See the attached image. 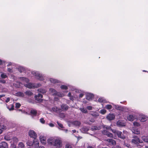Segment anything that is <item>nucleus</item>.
I'll use <instances>...</instances> for the list:
<instances>
[{
  "label": "nucleus",
  "mask_w": 148,
  "mask_h": 148,
  "mask_svg": "<svg viewBox=\"0 0 148 148\" xmlns=\"http://www.w3.org/2000/svg\"><path fill=\"white\" fill-rule=\"evenodd\" d=\"M47 142L49 145L56 148H60L62 145V140L60 138L55 139L51 138L48 139Z\"/></svg>",
  "instance_id": "1"
},
{
  "label": "nucleus",
  "mask_w": 148,
  "mask_h": 148,
  "mask_svg": "<svg viewBox=\"0 0 148 148\" xmlns=\"http://www.w3.org/2000/svg\"><path fill=\"white\" fill-rule=\"evenodd\" d=\"M24 85L26 87L29 88H38L41 85V84L40 83L33 84L31 83H29L27 84H25Z\"/></svg>",
  "instance_id": "2"
},
{
  "label": "nucleus",
  "mask_w": 148,
  "mask_h": 148,
  "mask_svg": "<svg viewBox=\"0 0 148 148\" xmlns=\"http://www.w3.org/2000/svg\"><path fill=\"white\" fill-rule=\"evenodd\" d=\"M32 74L36 76L37 79L40 80H44V77L42 74H40L38 72L35 71H32Z\"/></svg>",
  "instance_id": "3"
},
{
  "label": "nucleus",
  "mask_w": 148,
  "mask_h": 148,
  "mask_svg": "<svg viewBox=\"0 0 148 148\" xmlns=\"http://www.w3.org/2000/svg\"><path fill=\"white\" fill-rule=\"evenodd\" d=\"M112 132L116 134L119 137L122 139H124L126 138L125 136L122 133L121 131L118 130H115L112 131Z\"/></svg>",
  "instance_id": "4"
},
{
  "label": "nucleus",
  "mask_w": 148,
  "mask_h": 148,
  "mask_svg": "<svg viewBox=\"0 0 148 148\" xmlns=\"http://www.w3.org/2000/svg\"><path fill=\"white\" fill-rule=\"evenodd\" d=\"M133 139L132 140V143L135 145H138L139 143H141L140 142V140L136 136H133Z\"/></svg>",
  "instance_id": "5"
},
{
  "label": "nucleus",
  "mask_w": 148,
  "mask_h": 148,
  "mask_svg": "<svg viewBox=\"0 0 148 148\" xmlns=\"http://www.w3.org/2000/svg\"><path fill=\"white\" fill-rule=\"evenodd\" d=\"M29 136L34 139H35L37 137V134L33 130H30L28 132Z\"/></svg>",
  "instance_id": "6"
},
{
  "label": "nucleus",
  "mask_w": 148,
  "mask_h": 148,
  "mask_svg": "<svg viewBox=\"0 0 148 148\" xmlns=\"http://www.w3.org/2000/svg\"><path fill=\"white\" fill-rule=\"evenodd\" d=\"M102 134L105 135L107 136L108 137L110 138H112L113 137L112 134L109 132L108 131L104 130L102 132Z\"/></svg>",
  "instance_id": "7"
},
{
  "label": "nucleus",
  "mask_w": 148,
  "mask_h": 148,
  "mask_svg": "<svg viewBox=\"0 0 148 148\" xmlns=\"http://www.w3.org/2000/svg\"><path fill=\"white\" fill-rule=\"evenodd\" d=\"M4 138L6 140H10L12 138V134L11 133L7 134L4 136Z\"/></svg>",
  "instance_id": "8"
},
{
  "label": "nucleus",
  "mask_w": 148,
  "mask_h": 148,
  "mask_svg": "<svg viewBox=\"0 0 148 148\" xmlns=\"http://www.w3.org/2000/svg\"><path fill=\"white\" fill-rule=\"evenodd\" d=\"M106 141L108 142L110 145H114L116 144V141L112 139H108L106 140Z\"/></svg>",
  "instance_id": "9"
},
{
  "label": "nucleus",
  "mask_w": 148,
  "mask_h": 148,
  "mask_svg": "<svg viewBox=\"0 0 148 148\" xmlns=\"http://www.w3.org/2000/svg\"><path fill=\"white\" fill-rule=\"evenodd\" d=\"M115 117L114 115L113 114H110L106 117L107 119L110 121L113 120Z\"/></svg>",
  "instance_id": "10"
},
{
  "label": "nucleus",
  "mask_w": 148,
  "mask_h": 148,
  "mask_svg": "<svg viewBox=\"0 0 148 148\" xmlns=\"http://www.w3.org/2000/svg\"><path fill=\"white\" fill-rule=\"evenodd\" d=\"M34 148H38L39 147V142L38 141H34L32 144Z\"/></svg>",
  "instance_id": "11"
},
{
  "label": "nucleus",
  "mask_w": 148,
  "mask_h": 148,
  "mask_svg": "<svg viewBox=\"0 0 148 148\" xmlns=\"http://www.w3.org/2000/svg\"><path fill=\"white\" fill-rule=\"evenodd\" d=\"M117 125L119 127H122L125 126V123L121 121H118L116 123Z\"/></svg>",
  "instance_id": "12"
},
{
  "label": "nucleus",
  "mask_w": 148,
  "mask_h": 148,
  "mask_svg": "<svg viewBox=\"0 0 148 148\" xmlns=\"http://www.w3.org/2000/svg\"><path fill=\"white\" fill-rule=\"evenodd\" d=\"M62 111L67 110L69 108V107L66 104H62L61 106Z\"/></svg>",
  "instance_id": "13"
},
{
  "label": "nucleus",
  "mask_w": 148,
  "mask_h": 148,
  "mask_svg": "<svg viewBox=\"0 0 148 148\" xmlns=\"http://www.w3.org/2000/svg\"><path fill=\"white\" fill-rule=\"evenodd\" d=\"M139 119L141 121L144 122L146 121L147 117L145 116L142 115L139 117Z\"/></svg>",
  "instance_id": "14"
},
{
  "label": "nucleus",
  "mask_w": 148,
  "mask_h": 148,
  "mask_svg": "<svg viewBox=\"0 0 148 148\" xmlns=\"http://www.w3.org/2000/svg\"><path fill=\"white\" fill-rule=\"evenodd\" d=\"M21 84L20 82H15L13 84V85L16 88H20Z\"/></svg>",
  "instance_id": "15"
},
{
  "label": "nucleus",
  "mask_w": 148,
  "mask_h": 148,
  "mask_svg": "<svg viewBox=\"0 0 148 148\" xmlns=\"http://www.w3.org/2000/svg\"><path fill=\"white\" fill-rule=\"evenodd\" d=\"M101 129V127L100 126H92L91 128L92 131H94L99 130Z\"/></svg>",
  "instance_id": "16"
},
{
  "label": "nucleus",
  "mask_w": 148,
  "mask_h": 148,
  "mask_svg": "<svg viewBox=\"0 0 148 148\" xmlns=\"http://www.w3.org/2000/svg\"><path fill=\"white\" fill-rule=\"evenodd\" d=\"M94 97V95L92 94H88L86 95V98L88 100H90Z\"/></svg>",
  "instance_id": "17"
},
{
  "label": "nucleus",
  "mask_w": 148,
  "mask_h": 148,
  "mask_svg": "<svg viewBox=\"0 0 148 148\" xmlns=\"http://www.w3.org/2000/svg\"><path fill=\"white\" fill-rule=\"evenodd\" d=\"M30 112L31 115L34 116H36L37 114L36 110L33 109L31 110Z\"/></svg>",
  "instance_id": "18"
},
{
  "label": "nucleus",
  "mask_w": 148,
  "mask_h": 148,
  "mask_svg": "<svg viewBox=\"0 0 148 148\" xmlns=\"http://www.w3.org/2000/svg\"><path fill=\"white\" fill-rule=\"evenodd\" d=\"M132 131L134 134H140V131L137 129L134 128L132 130Z\"/></svg>",
  "instance_id": "19"
},
{
  "label": "nucleus",
  "mask_w": 148,
  "mask_h": 148,
  "mask_svg": "<svg viewBox=\"0 0 148 148\" xmlns=\"http://www.w3.org/2000/svg\"><path fill=\"white\" fill-rule=\"evenodd\" d=\"M114 108L120 111H123L124 110V108L123 107L119 106L118 105H115Z\"/></svg>",
  "instance_id": "20"
},
{
  "label": "nucleus",
  "mask_w": 148,
  "mask_h": 148,
  "mask_svg": "<svg viewBox=\"0 0 148 148\" xmlns=\"http://www.w3.org/2000/svg\"><path fill=\"white\" fill-rule=\"evenodd\" d=\"M38 92L41 93L42 94L45 93L47 91V90H46L43 88L38 89Z\"/></svg>",
  "instance_id": "21"
},
{
  "label": "nucleus",
  "mask_w": 148,
  "mask_h": 148,
  "mask_svg": "<svg viewBox=\"0 0 148 148\" xmlns=\"http://www.w3.org/2000/svg\"><path fill=\"white\" fill-rule=\"evenodd\" d=\"M1 148H8V146L7 143L5 142H2V145H1Z\"/></svg>",
  "instance_id": "22"
},
{
  "label": "nucleus",
  "mask_w": 148,
  "mask_h": 148,
  "mask_svg": "<svg viewBox=\"0 0 148 148\" xmlns=\"http://www.w3.org/2000/svg\"><path fill=\"white\" fill-rule=\"evenodd\" d=\"M20 79L23 82H25L26 83H28L29 81V80L28 79L24 77H21Z\"/></svg>",
  "instance_id": "23"
},
{
  "label": "nucleus",
  "mask_w": 148,
  "mask_h": 148,
  "mask_svg": "<svg viewBox=\"0 0 148 148\" xmlns=\"http://www.w3.org/2000/svg\"><path fill=\"white\" fill-rule=\"evenodd\" d=\"M134 119V117L132 115H129L127 117V119L130 121H133Z\"/></svg>",
  "instance_id": "24"
},
{
  "label": "nucleus",
  "mask_w": 148,
  "mask_h": 148,
  "mask_svg": "<svg viewBox=\"0 0 148 148\" xmlns=\"http://www.w3.org/2000/svg\"><path fill=\"white\" fill-rule=\"evenodd\" d=\"M103 127L104 128H105L106 130H111L112 131H114V130H112L111 129V127L110 126H107L106 125H104L103 126Z\"/></svg>",
  "instance_id": "25"
},
{
  "label": "nucleus",
  "mask_w": 148,
  "mask_h": 148,
  "mask_svg": "<svg viewBox=\"0 0 148 148\" xmlns=\"http://www.w3.org/2000/svg\"><path fill=\"white\" fill-rule=\"evenodd\" d=\"M73 124L76 126H79L81 124V123L78 121H75L73 122Z\"/></svg>",
  "instance_id": "26"
},
{
  "label": "nucleus",
  "mask_w": 148,
  "mask_h": 148,
  "mask_svg": "<svg viewBox=\"0 0 148 148\" xmlns=\"http://www.w3.org/2000/svg\"><path fill=\"white\" fill-rule=\"evenodd\" d=\"M49 91L50 92L53 93V95H56L57 92V91H56L55 89L52 88H50L49 89Z\"/></svg>",
  "instance_id": "27"
},
{
  "label": "nucleus",
  "mask_w": 148,
  "mask_h": 148,
  "mask_svg": "<svg viewBox=\"0 0 148 148\" xmlns=\"http://www.w3.org/2000/svg\"><path fill=\"white\" fill-rule=\"evenodd\" d=\"M142 139L145 142L148 143V136H143L142 137Z\"/></svg>",
  "instance_id": "28"
},
{
  "label": "nucleus",
  "mask_w": 148,
  "mask_h": 148,
  "mask_svg": "<svg viewBox=\"0 0 148 148\" xmlns=\"http://www.w3.org/2000/svg\"><path fill=\"white\" fill-rule=\"evenodd\" d=\"M89 130L88 128L86 127H83L82 128V131L84 133L87 132Z\"/></svg>",
  "instance_id": "29"
},
{
  "label": "nucleus",
  "mask_w": 148,
  "mask_h": 148,
  "mask_svg": "<svg viewBox=\"0 0 148 148\" xmlns=\"http://www.w3.org/2000/svg\"><path fill=\"white\" fill-rule=\"evenodd\" d=\"M50 80L51 82L53 83H56L59 82L58 80L53 78H51L50 79Z\"/></svg>",
  "instance_id": "30"
},
{
  "label": "nucleus",
  "mask_w": 148,
  "mask_h": 148,
  "mask_svg": "<svg viewBox=\"0 0 148 148\" xmlns=\"http://www.w3.org/2000/svg\"><path fill=\"white\" fill-rule=\"evenodd\" d=\"M40 142L43 143L45 144L46 143V141L45 139H44V138L42 136H40Z\"/></svg>",
  "instance_id": "31"
},
{
  "label": "nucleus",
  "mask_w": 148,
  "mask_h": 148,
  "mask_svg": "<svg viewBox=\"0 0 148 148\" xmlns=\"http://www.w3.org/2000/svg\"><path fill=\"white\" fill-rule=\"evenodd\" d=\"M52 110L55 112H57L58 111H60L61 109H58V108L56 107H54L52 108Z\"/></svg>",
  "instance_id": "32"
},
{
  "label": "nucleus",
  "mask_w": 148,
  "mask_h": 148,
  "mask_svg": "<svg viewBox=\"0 0 148 148\" xmlns=\"http://www.w3.org/2000/svg\"><path fill=\"white\" fill-rule=\"evenodd\" d=\"M98 101L100 102L106 103V101L103 98H100L98 99Z\"/></svg>",
  "instance_id": "33"
},
{
  "label": "nucleus",
  "mask_w": 148,
  "mask_h": 148,
  "mask_svg": "<svg viewBox=\"0 0 148 148\" xmlns=\"http://www.w3.org/2000/svg\"><path fill=\"white\" fill-rule=\"evenodd\" d=\"M18 147L20 148H24V145L22 142H20L18 145Z\"/></svg>",
  "instance_id": "34"
},
{
  "label": "nucleus",
  "mask_w": 148,
  "mask_h": 148,
  "mask_svg": "<svg viewBox=\"0 0 148 148\" xmlns=\"http://www.w3.org/2000/svg\"><path fill=\"white\" fill-rule=\"evenodd\" d=\"M55 95H57L59 97H62L64 96L63 94L60 92H57V93H56V94Z\"/></svg>",
  "instance_id": "35"
},
{
  "label": "nucleus",
  "mask_w": 148,
  "mask_h": 148,
  "mask_svg": "<svg viewBox=\"0 0 148 148\" xmlns=\"http://www.w3.org/2000/svg\"><path fill=\"white\" fill-rule=\"evenodd\" d=\"M25 93L26 95L28 96H31L32 95L33 93L30 91H27L25 92Z\"/></svg>",
  "instance_id": "36"
},
{
  "label": "nucleus",
  "mask_w": 148,
  "mask_h": 148,
  "mask_svg": "<svg viewBox=\"0 0 148 148\" xmlns=\"http://www.w3.org/2000/svg\"><path fill=\"white\" fill-rule=\"evenodd\" d=\"M13 142L14 143H16L18 141V139L16 137H14L13 138Z\"/></svg>",
  "instance_id": "37"
},
{
  "label": "nucleus",
  "mask_w": 148,
  "mask_h": 148,
  "mask_svg": "<svg viewBox=\"0 0 148 148\" xmlns=\"http://www.w3.org/2000/svg\"><path fill=\"white\" fill-rule=\"evenodd\" d=\"M17 95L18 96L21 97H23L24 96V94L21 92H17Z\"/></svg>",
  "instance_id": "38"
},
{
  "label": "nucleus",
  "mask_w": 148,
  "mask_h": 148,
  "mask_svg": "<svg viewBox=\"0 0 148 148\" xmlns=\"http://www.w3.org/2000/svg\"><path fill=\"white\" fill-rule=\"evenodd\" d=\"M4 126L1 125L0 124V134H1L3 132V130L4 129Z\"/></svg>",
  "instance_id": "39"
},
{
  "label": "nucleus",
  "mask_w": 148,
  "mask_h": 148,
  "mask_svg": "<svg viewBox=\"0 0 148 148\" xmlns=\"http://www.w3.org/2000/svg\"><path fill=\"white\" fill-rule=\"evenodd\" d=\"M106 108L108 110L111 109L112 108V106L110 105H107L106 106Z\"/></svg>",
  "instance_id": "40"
},
{
  "label": "nucleus",
  "mask_w": 148,
  "mask_h": 148,
  "mask_svg": "<svg viewBox=\"0 0 148 148\" xmlns=\"http://www.w3.org/2000/svg\"><path fill=\"white\" fill-rule=\"evenodd\" d=\"M60 88L62 89H63L67 90L68 89L67 86L64 85H61L60 86Z\"/></svg>",
  "instance_id": "41"
},
{
  "label": "nucleus",
  "mask_w": 148,
  "mask_h": 148,
  "mask_svg": "<svg viewBox=\"0 0 148 148\" xmlns=\"http://www.w3.org/2000/svg\"><path fill=\"white\" fill-rule=\"evenodd\" d=\"M1 78L3 79L7 77V76L4 73H2L1 74Z\"/></svg>",
  "instance_id": "42"
},
{
  "label": "nucleus",
  "mask_w": 148,
  "mask_h": 148,
  "mask_svg": "<svg viewBox=\"0 0 148 148\" xmlns=\"http://www.w3.org/2000/svg\"><path fill=\"white\" fill-rule=\"evenodd\" d=\"M80 110L82 112L85 113H86L87 112L86 109L84 108H80Z\"/></svg>",
  "instance_id": "43"
},
{
  "label": "nucleus",
  "mask_w": 148,
  "mask_h": 148,
  "mask_svg": "<svg viewBox=\"0 0 148 148\" xmlns=\"http://www.w3.org/2000/svg\"><path fill=\"white\" fill-rule=\"evenodd\" d=\"M35 100L38 102H42V99H40V98L35 97Z\"/></svg>",
  "instance_id": "44"
},
{
  "label": "nucleus",
  "mask_w": 148,
  "mask_h": 148,
  "mask_svg": "<svg viewBox=\"0 0 148 148\" xmlns=\"http://www.w3.org/2000/svg\"><path fill=\"white\" fill-rule=\"evenodd\" d=\"M7 108L9 110H13L14 109V106L13 104L11 105V108H10L8 106H7Z\"/></svg>",
  "instance_id": "45"
},
{
  "label": "nucleus",
  "mask_w": 148,
  "mask_h": 148,
  "mask_svg": "<svg viewBox=\"0 0 148 148\" xmlns=\"http://www.w3.org/2000/svg\"><path fill=\"white\" fill-rule=\"evenodd\" d=\"M59 116L62 118H64L65 117V114L63 113H60L59 114Z\"/></svg>",
  "instance_id": "46"
},
{
  "label": "nucleus",
  "mask_w": 148,
  "mask_h": 148,
  "mask_svg": "<svg viewBox=\"0 0 148 148\" xmlns=\"http://www.w3.org/2000/svg\"><path fill=\"white\" fill-rule=\"evenodd\" d=\"M0 83L2 84H5L6 83V81L3 78L0 77Z\"/></svg>",
  "instance_id": "47"
},
{
  "label": "nucleus",
  "mask_w": 148,
  "mask_h": 148,
  "mask_svg": "<svg viewBox=\"0 0 148 148\" xmlns=\"http://www.w3.org/2000/svg\"><path fill=\"white\" fill-rule=\"evenodd\" d=\"M35 97H37L38 98H42L43 97V96L42 95L40 94L39 93L38 95H36L35 96Z\"/></svg>",
  "instance_id": "48"
},
{
  "label": "nucleus",
  "mask_w": 148,
  "mask_h": 148,
  "mask_svg": "<svg viewBox=\"0 0 148 148\" xmlns=\"http://www.w3.org/2000/svg\"><path fill=\"white\" fill-rule=\"evenodd\" d=\"M21 106V104L19 103H16L15 104L16 108H18L20 107Z\"/></svg>",
  "instance_id": "49"
},
{
  "label": "nucleus",
  "mask_w": 148,
  "mask_h": 148,
  "mask_svg": "<svg viewBox=\"0 0 148 148\" xmlns=\"http://www.w3.org/2000/svg\"><path fill=\"white\" fill-rule=\"evenodd\" d=\"M100 112L101 114H104L105 113H106V110L105 109L101 110L100 111Z\"/></svg>",
  "instance_id": "50"
},
{
  "label": "nucleus",
  "mask_w": 148,
  "mask_h": 148,
  "mask_svg": "<svg viewBox=\"0 0 148 148\" xmlns=\"http://www.w3.org/2000/svg\"><path fill=\"white\" fill-rule=\"evenodd\" d=\"M57 123L58 124V126H59V127L61 128H63V125L61 123H60L59 122L57 121Z\"/></svg>",
  "instance_id": "51"
},
{
  "label": "nucleus",
  "mask_w": 148,
  "mask_h": 148,
  "mask_svg": "<svg viewBox=\"0 0 148 148\" xmlns=\"http://www.w3.org/2000/svg\"><path fill=\"white\" fill-rule=\"evenodd\" d=\"M8 89L5 88H3L1 89L2 92H6L8 91Z\"/></svg>",
  "instance_id": "52"
},
{
  "label": "nucleus",
  "mask_w": 148,
  "mask_h": 148,
  "mask_svg": "<svg viewBox=\"0 0 148 148\" xmlns=\"http://www.w3.org/2000/svg\"><path fill=\"white\" fill-rule=\"evenodd\" d=\"M40 122L44 124L45 123V121L43 118H41L40 119Z\"/></svg>",
  "instance_id": "53"
},
{
  "label": "nucleus",
  "mask_w": 148,
  "mask_h": 148,
  "mask_svg": "<svg viewBox=\"0 0 148 148\" xmlns=\"http://www.w3.org/2000/svg\"><path fill=\"white\" fill-rule=\"evenodd\" d=\"M19 70L20 72L21 73L23 72L24 70L25 69L23 67H20L19 69Z\"/></svg>",
  "instance_id": "54"
},
{
  "label": "nucleus",
  "mask_w": 148,
  "mask_h": 148,
  "mask_svg": "<svg viewBox=\"0 0 148 148\" xmlns=\"http://www.w3.org/2000/svg\"><path fill=\"white\" fill-rule=\"evenodd\" d=\"M65 148H72L71 146L69 144H67L66 145Z\"/></svg>",
  "instance_id": "55"
},
{
  "label": "nucleus",
  "mask_w": 148,
  "mask_h": 148,
  "mask_svg": "<svg viewBox=\"0 0 148 148\" xmlns=\"http://www.w3.org/2000/svg\"><path fill=\"white\" fill-rule=\"evenodd\" d=\"M134 126H139L140 125L137 122H134Z\"/></svg>",
  "instance_id": "56"
},
{
  "label": "nucleus",
  "mask_w": 148,
  "mask_h": 148,
  "mask_svg": "<svg viewBox=\"0 0 148 148\" xmlns=\"http://www.w3.org/2000/svg\"><path fill=\"white\" fill-rule=\"evenodd\" d=\"M92 108V107L91 106H88L87 107V109L89 110H91Z\"/></svg>",
  "instance_id": "57"
},
{
  "label": "nucleus",
  "mask_w": 148,
  "mask_h": 148,
  "mask_svg": "<svg viewBox=\"0 0 148 148\" xmlns=\"http://www.w3.org/2000/svg\"><path fill=\"white\" fill-rule=\"evenodd\" d=\"M10 101V98L9 97H8L7 98L6 100H5V102L8 103Z\"/></svg>",
  "instance_id": "58"
},
{
  "label": "nucleus",
  "mask_w": 148,
  "mask_h": 148,
  "mask_svg": "<svg viewBox=\"0 0 148 148\" xmlns=\"http://www.w3.org/2000/svg\"><path fill=\"white\" fill-rule=\"evenodd\" d=\"M90 121L92 123H93L95 122V121L93 119H91L90 120Z\"/></svg>",
  "instance_id": "59"
},
{
  "label": "nucleus",
  "mask_w": 148,
  "mask_h": 148,
  "mask_svg": "<svg viewBox=\"0 0 148 148\" xmlns=\"http://www.w3.org/2000/svg\"><path fill=\"white\" fill-rule=\"evenodd\" d=\"M49 125L51 127H53L54 126V124L52 123H49Z\"/></svg>",
  "instance_id": "60"
},
{
  "label": "nucleus",
  "mask_w": 148,
  "mask_h": 148,
  "mask_svg": "<svg viewBox=\"0 0 148 148\" xmlns=\"http://www.w3.org/2000/svg\"><path fill=\"white\" fill-rule=\"evenodd\" d=\"M83 94H79V97L80 98H82L83 97Z\"/></svg>",
  "instance_id": "61"
},
{
  "label": "nucleus",
  "mask_w": 148,
  "mask_h": 148,
  "mask_svg": "<svg viewBox=\"0 0 148 148\" xmlns=\"http://www.w3.org/2000/svg\"><path fill=\"white\" fill-rule=\"evenodd\" d=\"M54 100L55 101H58L59 99L58 98L55 97L54 98Z\"/></svg>",
  "instance_id": "62"
},
{
  "label": "nucleus",
  "mask_w": 148,
  "mask_h": 148,
  "mask_svg": "<svg viewBox=\"0 0 148 148\" xmlns=\"http://www.w3.org/2000/svg\"><path fill=\"white\" fill-rule=\"evenodd\" d=\"M12 64L11 62H9L8 64L7 65V66H10Z\"/></svg>",
  "instance_id": "63"
},
{
  "label": "nucleus",
  "mask_w": 148,
  "mask_h": 148,
  "mask_svg": "<svg viewBox=\"0 0 148 148\" xmlns=\"http://www.w3.org/2000/svg\"><path fill=\"white\" fill-rule=\"evenodd\" d=\"M38 148H45L43 146H39V147H38Z\"/></svg>",
  "instance_id": "64"
}]
</instances>
